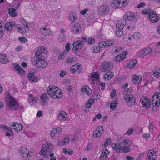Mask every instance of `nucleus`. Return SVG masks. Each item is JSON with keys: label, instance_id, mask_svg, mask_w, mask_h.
Segmentation results:
<instances>
[{"label": "nucleus", "instance_id": "79ce46f5", "mask_svg": "<svg viewBox=\"0 0 160 160\" xmlns=\"http://www.w3.org/2000/svg\"><path fill=\"white\" fill-rule=\"evenodd\" d=\"M48 97V95L46 93H44L42 94L40 96L41 99L42 101V102L45 103L46 102V100L47 99Z\"/></svg>", "mask_w": 160, "mask_h": 160}, {"label": "nucleus", "instance_id": "a18cd8bd", "mask_svg": "<svg viewBox=\"0 0 160 160\" xmlns=\"http://www.w3.org/2000/svg\"><path fill=\"white\" fill-rule=\"evenodd\" d=\"M117 104V103L116 101H113L112 102L110 105V108L111 109L114 110L115 108L116 107V105Z\"/></svg>", "mask_w": 160, "mask_h": 160}, {"label": "nucleus", "instance_id": "bb28decb", "mask_svg": "<svg viewBox=\"0 0 160 160\" xmlns=\"http://www.w3.org/2000/svg\"><path fill=\"white\" fill-rule=\"evenodd\" d=\"M109 151L107 149H102L101 154V156L100 157V159L107 158L108 157L107 156L109 154Z\"/></svg>", "mask_w": 160, "mask_h": 160}, {"label": "nucleus", "instance_id": "bf43d9fd", "mask_svg": "<svg viewBox=\"0 0 160 160\" xmlns=\"http://www.w3.org/2000/svg\"><path fill=\"white\" fill-rule=\"evenodd\" d=\"M74 59L73 57H68L66 60V62L68 63H71L73 61Z\"/></svg>", "mask_w": 160, "mask_h": 160}, {"label": "nucleus", "instance_id": "ea45409f", "mask_svg": "<svg viewBox=\"0 0 160 160\" xmlns=\"http://www.w3.org/2000/svg\"><path fill=\"white\" fill-rule=\"evenodd\" d=\"M16 27L17 28V30L18 32L21 33H23L25 32L26 29L20 25H19L16 24Z\"/></svg>", "mask_w": 160, "mask_h": 160}, {"label": "nucleus", "instance_id": "1a4fd4ad", "mask_svg": "<svg viewBox=\"0 0 160 160\" xmlns=\"http://www.w3.org/2000/svg\"><path fill=\"white\" fill-rule=\"evenodd\" d=\"M0 128L2 129H3L6 131L5 133L6 136L10 137L13 136L14 133L13 131L8 127L7 126L5 125L1 124L0 125Z\"/></svg>", "mask_w": 160, "mask_h": 160}, {"label": "nucleus", "instance_id": "5fc2aeb1", "mask_svg": "<svg viewBox=\"0 0 160 160\" xmlns=\"http://www.w3.org/2000/svg\"><path fill=\"white\" fill-rule=\"evenodd\" d=\"M97 130H96V131H97V132L100 135L102 132L103 130V127L102 126H99L97 128Z\"/></svg>", "mask_w": 160, "mask_h": 160}, {"label": "nucleus", "instance_id": "6e6552de", "mask_svg": "<svg viewBox=\"0 0 160 160\" xmlns=\"http://www.w3.org/2000/svg\"><path fill=\"white\" fill-rule=\"evenodd\" d=\"M124 99L130 106L134 105L136 103V99L132 95L126 94L124 97Z\"/></svg>", "mask_w": 160, "mask_h": 160}, {"label": "nucleus", "instance_id": "a878e982", "mask_svg": "<svg viewBox=\"0 0 160 160\" xmlns=\"http://www.w3.org/2000/svg\"><path fill=\"white\" fill-rule=\"evenodd\" d=\"M106 73L103 76L104 78L107 80H109L111 79L114 76V73L113 72L110 70L109 71H106Z\"/></svg>", "mask_w": 160, "mask_h": 160}, {"label": "nucleus", "instance_id": "0e129e2a", "mask_svg": "<svg viewBox=\"0 0 160 160\" xmlns=\"http://www.w3.org/2000/svg\"><path fill=\"white\" fill-rule=\"evenodd\" d=\"M89 10L88 9L86 8L84 10H82L80 11V13L82 15H84L86 12Z\"/></svg>", "mask_w": 160, "mask_h": 160}, {"label": "nucleus", "instance_id": "ddd939ff", "mask_svg": "<svg viewBox=\"0 0 160 160\" xmlns=\"http://www.w3.org/2000/svg\"><path fill=\"white\" fill-rule=\"evenodd\" d=\"M81 30V27L80 24L75 23L72 27L71 32L72 34H76L79 33Z\"/></svg>", "mask_w": 160, "mask_h": 160}, {"label": "nucleus", "instance_id": "393cba45", "mask_svg": "<svg viewBox=\"0 0 160 160\" xmlns=\"http://www.w3.org/2000/svg\"><path fill=\"white\" fill-rule=\"evenodd\" d=\"M58 89V87L57 86H50L47 88V93L48 95L51 97L52 96V93H54L55 92V90Z\"/></svg>", "mask_w": 160, "mask_h": 160}, {"label": "nucleus", "instance_id": "052dcab7", "mask_svg": "<svg viewBox=\"0 0 160 160\" xmlns=\"http://www.w3.org/2000/svg\"><path fill=\"white\" fill-rule=\"evenodd\" d=\"M138 16L135 15L134 17H133L132 19H131V20L129 21H132L134 23H136L138 21Z\"/></svg>", "mask_w": 160, "mask_h": 160}, {"label": "nucleus", "instance_id": "09e8293b", "mask_svg": "<svg viewBox=\"0 0 160 160\" xmlns=\"http://www.w3.org/2000/svg\"><path fill=\"white\" fill-rule=\"evenodd\" d=\"M20 21L23 24V25L27 28L29 29V27L28 25V22L23 18H22L20 19Z\"/></svg>", "mask_w": 160, "mask_h": 160}, {"label": "nucleus", "instance_id": "de8ad7c7", "mask_svg": "<svg viewBox=\"0 0 160 160\" xmlns=\"http://www.w3.org/2000/svg\"><path fill=\"white\" fill-rule=\"evenodd\" d=\"M63 152L65 154L71 155L73 153V151L70 149H67L65 148H64L62 150Z\"/></svg>", "mask_w": 160, "mask_h": 160}, {"label": "nucleus", "instance_id": "49530a36", "mask_svg": "<svg viewBox=\"0 0 160 160\" xmlns=\"http://www.w3.org/2000/svg\"><path fill=\"white\" fill-rule=\"evenodd\" d=\"M123 29L117 28L116 32V35L118 37H120L123 34Z\"/></svg>", "mask_w": 160, "mask_h": 160}, {"label": "nucleus", "instance_id": "9d476101", "mask_svg": "<svg viewBox=\"0 0 160 160\" xmlns=\"http://www.w3.org/2000/svg\"><path fill=\"white\" fill-rule=\"evenodd\" d=\"M140 102L142 107L145 108H148L151 105L150 100L146 97H142L140 99Z\"/></svg>", "mask_w": 160, "mask_h": 160}, {"label": "nucleus", "instance_id": "7ed1b4c3", "mask_svg": "<svg viewBox=\"0 0 160 160\" xmlns=\"http://www.w3.org/2000/svg\"><path fill=\"white\" fill-rule=\"evenodd\" d=\"M52 146L50 143L46 142L43 145V146L39 153L40 155H42L45 158L48 157V155L52 150Z\"/></svg>", "mask_w": 160, "mask_h": 160}, {"label": "nucleus", "instance_id": "2eb2a0df", "mask_svg": "<svg viewBox=\"0 0 160 160\" xmlns=\"http://www.w3.org/2000/svg\"><path fill=\"white\" fill-rule=\"evenodd\" d=\"M83 45L82 41L81 40H78L74 42L73 44L74 47L72 48V50L74 52L78 51L79 49H81Z\"/></svg>", "mask_w": 160, "mask_h": 160}, {"label": "nucleus", "instance_id": "13d9d810", "mask_svg": "<svg viewBox=\"0 0 160 160\" xmlns=\"http://www.w3.org/2000/svg\"><path fill=\"white\" fill-rule=\"evenodd\" d=\"M58 39L60 41L62 42L65 41L66 38L65 36L63 34H61L59 36Z\"/></svg>", "mask_w": 160, "mask_h": 160}, {"label": "nucleus", "instance_id": "338daca9", "mask_svg": "<svg viewBox=\"0 0 160 160\" xmlns=\"http://www.w3.org/2000/svg\"><path fill=\"white\" fill-rule=\"evenodd\" d=\"M116 90L113 89L111 92L110 95L112 98H113L116 95Z\"/></svg>", "mask_w": 160, "mask_h": 160}, {"label": "nucleus", "instance_id": "4468645a", "mask_svg": "<svg viewBox=\"0 0 160 160\" xmlns=\"http://www.w3.org/2000/svg\"><path fill=\"white\" fill-rule=\"evenodd\" d=\"M10 126L16 132L22 131L23 128V126L21 124L18 122H13L11 124Z\"/></svg>", "mask_w": 160, "mask_h": 160}, {"label": "nucleus", "instance_id": "39448f33", "mask_svg": "<svg viewBox=\"0 0 160 160\" xmlns=\"http://www.w3.org/2000/svg\"><path fill=\"white\" fill-rule=\"evenodd\" d=\"M128 0H113L111 6L114 8H122L128 5Z\"/></svg>", "mask_w": 160, "mask_h": 160}, {"label": "nucleus", "instance_id": "6e6d98bb", "mask_svg": "<svg viewBox=\"0 0 160 160\" xmlns=\"http://www.w3.org/2000/svg\"><path fill=\"white\" fill-rule=\"evenodd\" d=\"M66 51H64V52H62L59 55L58 57V58L59 60H61L62 58H63L66 55Z\"/></svg>", "mask_w": 160, "mask_h": 160}, {"label": "nucleus", "instance_id": "c85d7f7f", "mask_svg": "<svg viewBox=\"0 0 160 160\" xmlns=\"http://www.w3.org/2000/svg\"><path fill=\"white\" fill-rule=\"evenodd\" d=\"M62 131V128L60 127L53 128L51 131L50 136L53 138L55 135Z\"/></svg>", "mask_w": 160, "mask_h": 160}, {"label": "nucleus", "instance_id": "37998d69", "mask_svg": "<svg viewBox=\"0 0 160 160\" xmlns=\"http://www.w3.org/2000/svg\"><path fill=\"white\" fill-rule=\"evenodd\" d=\"M152 11L150 8H148L143 10L141 12L142 14H148V15H149V13H150V12H151Z\"/></svg>", "mask_w": 160, "mask_h": 160}, {"label": "nucleus", "instance_id": "20e7f679", "mask_svg": "<svg viewBox=\"0 0 160 160\" xmlns=\"http://www.w3.org/2000/svg\"><path fill=\"white\" fill-rule=\"evenodd\" d=\"M48 53L47 48L44 46L38 48L35 52V57L36 60L43 59L45 55Z\"/></svg>", "mask_w": 160, "mask_h": 160}, {"label": "nucleus", "instance_id": "603ef678", "mask_svg": "<svg viewBox=\"0 0 160 160\" xmlns=\"http://www.w3.org/2000/svg\"><path fill=\"white\" fill-rule=\"evenodd\" d=\"M99 75L98 73H95L92 75V77L93 78V79L98 82V80L99 79Z\"/></svg>", "mask_w": 160, "mask_h": 160}, {"label": "nucleus", "instance_id": "473e14b6", "mask_svg": "<svg viewBox=\"0 0 160 160\" xmlns=\"http://www.w3.org/2000/svg\"><path fill=\"white\" fill-rule=\"evenodd\" d=\"M57 117L58 119L61 120H66L67 118V114L64 111L60 112Z\"/></svg>", "mask_w": 160, "mask_h": 160}, {"label": "nucleus", "instance_id": "9b49d317", "mask_svg": "<svg viewBox=\"0 0 160 160\" xmlns=\"http://www.w3.org/2000/svg\"><path fill=\"white\" fill-rule=\"evenodd\" d=\"M148 17L150 19L151 21L153 23H156L160 19L159 17L158 16L156 12L153 10L151 12H150Z\"/></svg>", "mask_w": 160, "mask_h": 160}, {"label": "nucleus", "instance_id": "2f4dec72", "mask_svg": "<svg viewBox=\"0 0 160 160\" xmlns=\"http://www.w3.org/2000/svg\"><path fill=\"white\" fill-rule=\"evenodd\" d=\"M104 47H109L112 46L114 44V42L112 40H108L106 41H102V43Z\"/></svg>", "mask_w": 160, "mask_h": 160}, {"label": "nucleus", "instance_id": "423d86ee", "mask_svg": "<svg viewBox=\"0 0 160 160\" xmlns=\"http://www.w3.org/2000/svg\"><path fill=\"white\" fill-rule=\"evenodd\" d=\"M160 102V93L156 92L152 98V104L153 107L158 106Z\"/></svg>", "mask_w": 160, "mask_h": 160}, {"label": "nucleus", "instance_id": "a211bd4d", "mask_svg": "<svg viewBox=\"0 0 160 160\" xmlns=\"http://www.w3.org/2000/svg\"><path fill=\"white\" fill-rule=\"evenodd\" d=\"M62 92L61 89L58 88L55 90L54 93H52V96H51V97L54 99H59L62 97Z\"/></svg>", "mask_w": 160, "mask_h": 160}, {"label": "nucleus", "instance_id": "dca6fc26", "mask_svg": "<svg viewBox=\"0 0 160 160\" xmlns=\"http://www.w3.org/2000/svg\"><path fill=\"white\" fill-rule=\"evenodd\" d=\"M70 69L72 73H79L82 70V66L80 64H76L71 66Z\"/></svg>", "mask_w": 160, "mask_h": 160}, {"label": "nucleus", "instance_id": "f03ea898", "mask_svg": "<svg viewBox=\"0 0 160 160\" xmlns=\"http://www.w3.org/2000/svg\"><path fill=\"white\" fill-rule=\"evenodd\" d=\"M78 140V138L77 135L75 134L73 136L69 135L64 138L62 139L61 140L58 141L57 143L58 146H63L68 144L70 142H76Z\"/></svg>", "mask_w": 160, "mask_h": 160}, {"label": "nucleus", "instance_id": "5701e85b", "mask_svg": "<svg viewBox=\"0 0 160 160\" xmlns=\"http://www.w3.org/2000/svg\"><path fill=\"white\" fill-rule=\"evenodd\" d=\"M15 23L14 22H7L5 24V29L8 31L12 30L13 28L16 27Z\"/></svg>", "mask_w": 160, "mask_h": 160}, {"label": "nucleus", "instance_id": "58836bf2", "mask_svg": "<svg viewBox=\"0 0 160 160\" xmlns=\"http://www.w3.org/2000/svg\"><path fill=\"white\" fill-rule=\"evenodd\" d=\"M137 62V60L136 59L130 62L128 64L127 67L128 68H133Z\"/></svg>", "mask_w": 160, "mask_h": 160}, {"label": "nucleus", "instance_id": "3c124183", "mask_svg": "<svg viewBox=\"0 0 160 160\" xmlns=\"http://www.w3.org/2000/svg\"><path fill=\"white\" fill-rule=\"evenodd\" d=\"M69 19L72 22H74L77 18V16L72 14H71L69 16Z\"/></svg>", "mask_w": 160, "mask_h": 160}, {"label": "nucleus", "instance_id": "72a5a7b5", "mask_svg": "<svg viewBox=\"0 0 160 160\" xmlns=\"http://www.w3.org/2000/svg\"><path fill=\"white\" fill-rule=\"evenodd\" d=\"M135 15L133 12H128L126 13L123 17L126 20L130 21L131 20V19L134 17Z\"/></svg>", "mask_w": 160, "mask_h": 160}, {"label": "nucleus", "instance_id": "6ab92c4d", "mask_svg": "<svg viewBox=\"0 0 160 160\" xmlns=\"http://www.w3.org/2000/svg\"><path fill=\"white\" fill-rule=\"evenodd\" d=\"M152 51V49L151 48H145L139 52L138 56L140 57H144L149 55Z\"/></svg>", "mask_w": 160, "mask_h": 160}, {"label": "nucleus", "instance_id": "f3484780", "mask_svg": "<svg viewBox=\"0 0 160 160\" xmlns=\"http://www.w3.org/2000/svg\"><path fill=\"white\" fill-rule=\"evenodd\" d=\"M113 65V63L110 62H105L104 63L102 67L101 70L102 72H103L107 71H109L112 69Z\"/></svg>", "mask_w": 160, "mask_h": 160}, {"label": "nucleus", "instance_id": "a19ab883", "mask_svg": "<svg viewBox=\"0 0 160 160\" xmlns=\"http://www.w3.org/2000/svg\"><path fill=\"white\" fill-rule=\"evenodd\" d=\"M29 102L30 103H34L37 101V98L36 97H32V94H30L29 95Z\"/></svg>", "mask_w": 160, "mask_h": 160}, {"label": "nucleus", "instance_id": "4c0bfd02", "mask_svg": "<svg viewBox=\"0 0 160 160\" xmlns=\"http://www.w3.org/2000/svg\"><path fill=\"white\" fill-rule=\"evenodd\" d=\"M125 58V56L120 54L116 56L114 58V60L116 62H119L124 60Z\"/></svg>", "mask_w": 160, "mask_h": 160}, {"label": "nucleus", "instance_id": "c03bdc74", "mask_svg": "<svg viewBox=\"0 0 160 160\" xmlns=\"http://www.w3.org/2000/svg\"><path fill=\"white\" fill-rule=\"evenodd\" d=\"M15 11V9H12V8H9L8 9V12L9 15L12 16V17L16 16V13L14 12Z\"/></svg>", "mask_w": 160, "mask_h": 160}, {"label": "nucleus", "instance_id": "f8f14e48", "mask_svg": "<svg viewBox=\"0 0 160 160\" xmlns=\"http://www.w3.org/2000/svg\"><path fill=\"white\" fill-rule=\"evenodd\" d=\"M109 7L106 5H101L98 8L99 13L102 15H107L109 12Z\"/></svg>", "mask_w": 160, "mask_h": 160}, {"label": "nucleus", "instance_id": "e433bc0d", "mask_svg": "<svg viewBox=\"0 0 160 160\" xmlns=\"http://www.w3.org/2000/svg\"><path fill=\"white\" fill-rule=\"evenodd\" d=\"M156 151L154 150H150L148 153V160H152L154 158L153 156Z\"/></svg>", "mask_w": 160, "mask_h": 160}, {"label": "nucleus", "instance_id": "7c9ffc66", "mask_svg": "<svg viewBox=\"0 0 160 160\" xmlns=\"http://www.w3.org/2000/svg\"><path fill=\"white\" fill-rule=\"evenodd\" d=\"M102 41L100 42L98 44V46L94 47L92 48V50L95 52H99L102 51V48H104L102 44H101Z\"/></svg>", "mask_w": 160, "mask_h": 160}, {"label": "nucleus", "instance_id": "f257e3e1", "mask_svg": "<svg viewBox=\"0 0 160 160\" xmlns=\"http://www.w3.org/2000/svg\"><path fill=\"white\" fill-rule=\"evenodd\" d=\"M119 142L120 143H122L123 146L122 149V152H123L125 153L128 152L130 151L131 149L129 147L132 144V142L130 140L125 138L122 137L119 139Z\"/></svg>", "mask_w": 160, "mask_h": 160}, {"label": "nucleus", "instance_id": "f704fd0d", "mask_svg": "<svg viewBox=\"0 0 160 160\" xmlns=\"http://www.w3.org/2000/svg\"><path fill=\"white\" fill-rule=\"evenodd\" d=\"M81 90L83 92H86L87 95H90L91 93H92V90L87 85L83 86L81 89Z\"/></svg>", "mask_w": 160, "mask_h": 160}, {"label": "nucleus", "instance_id": "774afa93", "mask_svg": "<svg viewBox=\"0 0 160 160\" xmlns=\"http://www.w3.org/2000/svg\"><path fill=\"white\" fill-rule=\"evenodd\" d=\"M66 71L65 70H62L60 73V76L62 77H63L66 73Z\"/></svg>", "mask_w": 160, "mask_h": 160}, {"label": "nucleus", "instance_id": "0eeeda50", "mask_svg": "<svg viewBox=\"0 0 160 160\" xmlns=\"http://www.w3.org/2000/svg\"><path fill=\"white\" fill-rule=\"evenodd\" d=\"M33 65L39 68L46 67L48 65V62L43 59L36 60V61L32 62Z\"/></svg>", "mask_w": 160, "mask_h": 160}, {"label": "nucleus", "instance_id": "680f3d73", "mask_svg": "<svg viewBox=\"0 0 160 160\" xmlns=\"http://www.w3.org/2000/svg\"><path fill=\"white\" fill-rule=\"evenodd\" d=\"M95 42L94 39L93 38H90L88 40L87 43L89 44H92Z\"/></svg>", "mask_w": 160, "mask_h": 160}, {"label": "nucleus", "instance_id": "c756f323", "mask_svg": "<svg viewBox=\"0 0 160 160\" xmlns=\"http://www.w3.org/2000/svg\"><path fill=\"white\" fill-rule=\"evenodd\" d=\"M113 149L118 152H122V147L119 144L115 143L112 145Z\"/></svg>", "mask_w": 160, "mask_h": 160}, {"label": "nucleus", "instance_id": "8fccbe9b", "mask_svg": "<svg viewBox=\"0 0 160 160\" xmlns=\"http://www.w3.org/2000/svg\"><path fill=\"white\" fill-rule=\"evenodd\" d=\"M123 48L122 47H113V51L115 52L116 53H118L120 52L122 49H123Z\"/></svg>", "mask_w": 160, "mask_h": 160}, {"label": "nucleus", "instance_id": "cd10ccee", "mask_svg": "<svg viewBox=\"0 0 160 160\" xmlns=\"http://www.w3.org/2000/svg\"><path fill=\"white\" fill-rule=\"evenodd\" d=\"M41 33L44 36H48L52 34V32L50 29L46 28H41L40 29Z\"/></svg>", "mask_w": 160, "mask_h": 160}, {"label": "nucleus", "instance_id": "4d7b16f0", "mask_svg": "<svg viewBox=\"0 0 160 160\" xmlns=\"http://www.w3.org/2000/svg\"><path fill=\"white\" fill-rule=\"evenodd\" d=\"M12 67L14 70L16 71H18L20 68H21V67L17 64H13Z\"/></svg>", "mask_w": 160, "mask_h": 160}, {"label": "nucleus", "instance_id": "412c9836", "mask_svg": "<svg viewBox=\"0 0 160 160\" xmlns=\"http://www.w3.org/2000/svg\"><path fill=\"white\" fill-rule=\"evenodd\" d=\"M7 101L10 108L14 107L17 103L16 101L14 99V98L12 96H11L8 97L7 99Z\"/></svg>", "mask_w": 160, "mask_h": 160}, {"label": "nucleus", "instance_id": "e2e57ef3", "mask_svg": "<svg viewBox=\"0 0 160 160\" xmlns=\"http://www.w3.org/2000/svg\"><path fill=\"white\" fill-rule=\"evenodd\" d=\"M152 74L156 77H158L160 76V73L158 72H156V71H152Z\"/></svg>", "mask_w": 160, "mask_h": 160}, {"label": "nucleus", "instance_id": "864d4df0", "mask_svg": "<svg viewBox=\"0 0 160 160\" xmlns=\"http://www.w3.org/2000/svg\"><path fill=\"white\" fill-rule=\"evenodd\" d=\"M19 40L22 43H26L27 42V40L24 37H21L19 38Z\"/></svg>", "mask_w": 160, "mask_h": 160}, {"label": "nucleus", "instance_id": "69168bd1", "mask_svg": "<svg viewBox=\"0 0 160 160\" xmlns=\"http://www.w3.org/2000/svg\"><path fill=\"white\" fill-rule=\"evenodd\" d=\"M27 150V148H25V147H20L19 148V153L21 154L22 152H24V151Z\"/></svg>", "mask_w": 160, "mask_h": 160}, {"label": "nucleus", "instance_id": "c9c22d12", "mask_svg": "<svg viewBox=\"0 0 160 160\" xmlns=\"http://www.w3.org/2000/svg\"><path fill=\"white\" fill-rule=\"evenodd\" d=\"M28 79L31 81L36 82L37 80V78L35 76L33 72L29 73L28 74Z\"/></svg>", "mask_w": 160, "mask_h": 160}, {"label": "nucleus", "instance_id": "aec40b11", "mask_svg": "<svg viewBox=\"0 0 160 160\" xmlns=\"http://www.w3.org/2000/svg\"><path fill=\"white\" fill-rule=\"evenodd\" d=\"M126 19L124 18L120 19V20L118 21L116 24V27L117 28L123 29L124 26L126 25Z\"/></svg>", "mask_w": 160, "mask_h": 160}, {"label": "nucleus", "instance_id": "b1692460", "mask_svg": "<svg viewBox=\"0 0 160 160\" xmlns=\"http://www.w3.org/2000/svg\"><path fill=\"white\" fill-rule=\"evenodd\" d=\"M9 61V59L6 54H0V63L3 64H6L8 63Z\"/></svg>", "mask_w": 160, "mask_h": 160}, {"label": "nucleus", "instance_id": "4be33fe9", "mask_svg": "<svg viewBox=\"0 0 160 160\" xmlns=\"http://www.w3.org/2000/svg\"><path fill=\"white\" fill-rule=\"evenodd\" d=\"M132 82L136 84L140 83L142 80V78L141 76L136 75L133 74L132 77Z\"/></svg>", "mask_w": 160, "mask_h": 160}]
</instances>
